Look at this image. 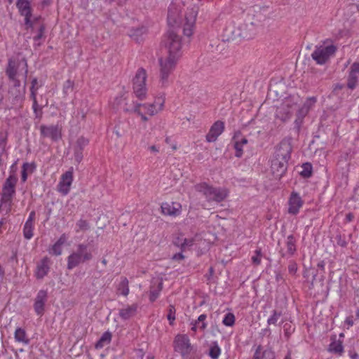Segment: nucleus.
Returning a JSON list of instances; mask_svg holds the SVG:
<instances>
[{
    "label": "nucleus",
    "mask_w": 359,
    "mask_h": 359,
    "mask_svg": "<svg viewBox=\"0 0 359 359\" xmlns=\"http://www.w3.org/2000/svg\"><path fill=\"white\" fill-rule=\"evenodd\" d=\"M194 244L193 238H183V242L180 244V248L182 251L185 250L187 247H190Z\"/></svg>",
    "instance_id": "nucleus-49"
},
{
    "label": "nucleus",
    "mask_w": 359,
    "mask_h": 359,
    "mask_svg": "<svg viewBox=\"0 0 359 359\" xmlns=\"http://www.w3.org/2000/svg\"><path fill=\"white\" fill-rule=\"evenodd\" d=\"M73 86H74L73 81H72L70 80L66 81L63 86L64 93L68 94L69 92L72 91Z\"/></svg>",
    "instance_id": "nucleus-48"
},
{
    "label": "nucleus",
    "mask_w": 359,
    "mask_h": 359,
    "mask_svg": "<svg viewBox=\"0 0 359 359\" xmlns=\"http://www.w3.org/2000/svg\"><path fill=\"white\" fill-rule=\"evenodd\" d=\"M198 11L193 7L187 8L184 15L185 22L184 24L183 32L187 36H191L193 34V27L195 25Z\"/></svg>",
    "instance_id": "nucleus-11"
},
{
    "label": "nucleus",
    "mask_w": 359,
    "mask_h": 359,
    "mask_svg": "<svg viewBox=\"0 0 359 359\" xmlns=\"http://www.w3.org/2000/svg\"><path fill=\"white\" fill-rule=\"evenodd\" d=\"M178 60L179 59L175 58L173 56L159 58V83L162 87H167L168 86L169 76L175 69Z\"/></svg>",
    "instance_id": "nucleus-4"
},
{
    "label": "nucleus",
    "mask_w": 359,
    "mask_h": 359,
    "mask_svg": "<svg viewBox=\"0 0 359 359\" xmlns=\"http://www.w3.org/2000/svg\"><path fill=\"white\" fill-rule=\"evenodd\" d=\"M13 81V86L12 88H20V82L19 80L15 77L14 79H11Z\"/></svg>",
    "instance_id": "nucleus-61"
},
{
    "label": "nucleus",
    "mask_w": 359,
    "mask_h": 359,
    "mask_svg": "<svg viewBox=\"0 0 359 359\" xmlns=\"http://www.w3.org/2000/svg\"><path fill=\"white\" fill-rule=\"evenodd\" d=\"M111 340V333L109 331L105 332L101 336L100 339L97 341L95 344L96 348H101L104 346L109 344Z\"/></svg>",
    "instance_id": "nucleus-31"
},
{
    "label": "nucleus",
    "mask_w": 359,
    "mask_h": 359,
    "mask_svg": "<svg viewBox=\"0 0 359 359\" xmlns=\"http://www.w3.org/2000/svg\"><path fill=\"white\" fill-rule=\"evenodd\" d=\"M316 99L314 97L308 98L306 102L304 104V107H307L308 109L309 110L313 104L316 103Z\"/></svg>",
    "instance_id": "nucleus-53"
},
{
    "label": "nucleus",
    "mask_w": 359,
    "mask_h": 359,
    "mask_svg": "<svg viewBox=\"0 0 359 359\" xmlns=\"http://www.w3.org/2000/svg\"><path fill=\"white\" fill-rule=\"evenodd\" d=\"M73 182V168L62 175L60 182L57 185V191L63 196L68 194Z\"/></svg>",
    "instance_id": "nucleus-12"
},
{
    "label": "nucleus",
    "mask_w": 359,
    "mask_h": 359,
    "mask_svg": "<svg viewBox=\"0 0 359 359\" xmlns=\"http://www.w3.org/2000/svg\"><path fill=\"white\" fill-rule=\"evenodd\" d=\"M164 43L168 49V56L180 60L182 56L181 37L173 30H169L165 36Z\"/></svg>",
    "instance_id": "nucleus-5"
},
{
    "label": "nucleus",
    "mask_w": 359,
    "mask_h": 359,
    "mask_svg": "<svg viewBox=\"0 0 359 359\" xmlns=\"http://www.w3.org/2000/svg\"><path fill=\"white\" fill-rule=\"evenodd\" d=\"M336 50L337 48L334 45L320 46L316 48L311 54V57L317 64L323 65L335 53Z\"/></svg>",
    "instance_id": "nucleus-9"
},
{
    "label": "nucleus",
    "mask_w": 359,
    "mask_h": 359,
    "mask_svg": "<svg viewBox=\"0 0 359 359\" xmlns=\"http://www.w3.org/2000/svg\"><path fill=\"white\" fill-rule=\"evenodd\" d=\"M350 72L356 74L359 73V62H354L351 67Z\"/></svg>",
    "instance_id": "nucleus-57"
},
{
    "label": "nucleus",
    "mask_w": 359,
    "mask_h": 359,
    "mask_svg": "<svg viewBox=\"0 0 359 359\" xmlns=\"http://www.w3.org/2000/svg\"><path fill=\"white\" fill-rule=\"evenodd\" d=\"M345 323L348 325V326H352L353 325V321L352 320V317H348L346 318V320H345Z\"/></svg>",
    "instance_id": "nucleus-64"
},
{
    "label": "nucleus",
    "mask_w": 359,
    "mask_h": 359,
    "mask_svg": "<svg viewBox=\"0 0 359 359\" xmlns=\"http://www.w3.org/2000/svg\"><path fill=\"white\" fill-rule=\"evenodd\" d=\"M141 106H142V104L133 102L130 104H126L124 111H126V112H129V113L137 114V115H139L141 117L142 120L145 122L148 120V118L145 115H144L141 112V111H140Z\"/></svg>",
    "instance_id": "nucleus-29"
},
{
    "label": "nucleus",
    "mask_w": 359,
    "mask_h": 359,
    "mask_svg": "<svg viewBox=\"0 0 359 359\" xmlns=\"http://www.w3.org/2000/svg\"><path fill=\"white\" fill-rule=\"evenodd\" d=\"M147 29L144 27H138L137 28H133L129 32V36L137 43H140L143 41L144 36L147 34Z\"/></svg>",
    "instance_id": "nucleus-25"
},
{
    "label": "nucleus",
    "mask_w": 359,
    "mask_h": 359,
    "mask_svg": "<svg viewBox=\"0 0 359 359\" xmlns=\"http://www.w3.org/2000/svg\"><path fill=\"white\" fill-rule=\"evenodd\" d=\"M162 288H163V282L161 280L158 281L157 283L156 287H154V286L151 287L150 297H149L151 302H154L157 299Z\"/></svg>",
    "instance_id": "nucleus-34"
},
{
    "label": "nucleus",
    "mask_w": 359,
    "mask_h": 359,
    "mask_svg": "<svg viewBox=\"0 0 359 359\" xmlns=\"http://www.w3.org/2000/svg\"><path fill=\"white\" fill-rule=\"evenodd\" d=\"M222 322L226 326H232L235 323L234 315L231 313H228L226 314Z\"/></svg>",
    "instance_id": "nucleus-45"
},
{
    "label": "nucleus",
    "mask_w": 359,
    "mask_h": 359,
    "mask_svg": "<svg viewBox=\"0 0 359 359\" xmlns=\"http://www.w3.org/2000/svg\"><path fill=\"white\" fill-rule=\"evenodd\" d=\"M50 269V259L48 257H45L37 264L36 270V276L38 279L43 278L47 275Z\"/></svg>",
    "instance_id": "nucleus-23"
},
{
    "label": "nucleus",
    "mask_w": 359,
    "mask_h": 359,
    "mask_svg": "<svg viewBox=\"0 0 359 359\" xmlns=\"http://www.w3.org/2000/svg\"><path fill=\"white\" fill-rule=\"evenodd\" d=\"M292 150V138H284L276 147L272 159L288 163Z\"/></svg>",
    "instance_id": "nucleus-8"
},
{
    "label": "nucleus",
    "mask_w": 359,
    "mask_h": 359,
    "mask_svg": "<svg viewBox=\"0 0 359 359\" xmlns=\"http://www.w3.org/2000/svg\"><path fill=\"white\" fill-rule=\"evenodd\" d=\"M23 234L26 239H30L33 236V224L25 222Z\"/></svg>",
    "instance_id": "nucleus-40"
},
{
    "label": "nucleus",
    "mask_w": 359,
    "mask_h": 359,
    "mask_svg": "<svg viewBox=\"0 0 359 359\" xmlns=\"http://www.w3.org/2000/svg\"><path fill=\"white\" fill-rule=\"evenodd\" d=\"M253 359H275V353L271 349L262 350L261 346H258L253 355Z\"/></svg>",
    "instance_id": "nucleus-26"
},
{
    "label": "nucleus",
    "mask_w": 359,
    "mask_h": 359,
    "mask_svg": "<svg viewBox=\"0 0 359 359\" xmlns=\"http://www.w3.org/2000/svg\"><path fill=\"white\" fill-rule=\"evenodd\" d=\"M37 83H38L37 79H36V78L33 79V80L32 81V86L30 88L31 95H32V93H34V95H36V90H37L38 88L36 87V85H37Z\"/></svg>",
    "instance_id": "nucleus-55"
},
{
    "label": "nucleus",
    "mask_w": 359,
    "mask_h": 359,
    "mask_svg": "<svg viewBox=\"0 0 359 359\" xmlns=\"http://www.w3.org/2000/svg\"><path fill=\"white\" fill-rule=\"evenodd\" d=\"M117 290L121 294L125 297L128 296L129 294V282L126 277L121 278V280L118 285Z\"/></svg>",
    "instance_id": "nucleus-32"
},
{
    "label": "nucleus",
    "mask_w": 359,
    "mask_h": 359,
    "mask_svg": "<svg viewBox=\"0 0 359 359\" xmlns=\"http://www.w3.org/2000/svg\"><path fill=\"white\" fill-rule=\"evenodd\" d=\"M236 36L243 37L244 39H245V38L248 39V38L251 37L250 34H248L245 32H239L237 34H235L233 32L232 33V38H235Z\"/></svg>",
    "instance_id": "nucleus-58"
},
{
    "label": "nucleus",
    "mask_w": 359,
    "mask_h": 359,
    "mask_svg": "<svg viewBox=\"0 0 359 359\" xmlns=\"http://www.w3.org/2000/svg\"><path fill=\"white\" fill-rule=\"evenodd\" d=\"M76 226L78 227L76 232L80 231H87L90 229L89 223L84 219H79L76 223Z\"/></svg>",
    "instance_id": "nucleus-44"
},
{
    "label": "nucleus",
    "mask_w": 359,
    "mask_h": 359,
    "mask_svg": "<svg viewBox=\"0 0 359 359\" xmlns=\"http://www.w3.org/2000/svg\"><path fill=\"white\" fill-rule=\"evenodd\" d=\"M147 72L143 68H140L133 78V92L135 96L140 99L143 100L146 97L147 88H146Z\"/></svg>",
    "instance_id": "nucleus-7"
},
{
    "label": "nucleus",
    "mask_w": 359,
    "mask_h": 359,
    "mask_svg": "<svg viewBox=\"0 0 359 359\" xmlns=\"http://www.w3.org/2000/svg\"><path fill=\"white\" fill-rule=\"evenodd\" d=\"M335 240L337 244L341 247H346L347 242L344 237H343L341 234H338L335 237Z\"/></svg>",
    "instance_id": "nucleus-51"
},
{
    "label": "nucleus",
    "mask_w": 359,
    "mask_h": 359,
    "mask_svg": "<svg viewBox=\"0 0 359 359\" xmlns=\"http://www.w3.org/2000/svg\"><path fill=\"white\" fill-rule=\"evenodd\" d=\"M34 218H35V212L34 211H32L30 212L29 218H28V219L27 220L26 222L27 223L33 224Z\"/></svg>",
    "instance_id": "nucleus-60"
},
{
    "label": "nucleus",
    "mask_w": 359,
    "mask_h": 359,
    "mask_svg": "<svg viewBox=\"0 0 359 359\" xmlns=\"http://www.w3.org/2000/svg\"><path fill=\"white\" fill-rule=\"evenodd\" d=\"M137 309V305L135 304H133L132 305H128L126 306V307L119 310V316L123 320H128L133 317L136 314Z\"/></svg>",
    "instance_id": "nucleus-27"
},
{
    "label": "nucleus",
    "mask_w": 359,
    "mask_h": 359,
    "mask_svg": "<svg viewBox=\"0 0 359 359\" xmlns=\"http://www.w3.org/2000/svg\"><path fill=\"white\" fill-rule=\"evenodd\" d=\"M221 350L217 342H214L209 351V355L212 359H217L220 355Z\"/></svg>",
    "instance_id": "nucleus-37"
},
{
    "label": "nucleus",
    "mask_w": 359,
    "mask_h": 359,
    "mask_svg": "<svg viewBox=\"0 0 359 359\" xmlns=\"http://www.w3.org/2000/svg\"><path fill=\"white\" fill-rule=\"evenodd\" d=\"M288 163L278 161L277 159L271 160V170L276 179H280L286 172Z\"/></svg>",
    "instance_id": "nucleus-21"
},
{
    "label": "nucleus",
    "mask_w": 359,
    "mask_h": 359,
    "mask_svg": "<svg viewBox=\"0 0 359 359\" xmlns=\"http://www.w3.org/2000/svg\"><path fill=\"white\" fill-rule=\"evenodd\" d=\"M175 309L174 306L170 305L169 306L168 314L167 317H168V319L170 321V324H172V322L175 319Z\"/></svg>",
    "instance_id": "nucleus-50"
},
{
    "label": "nucleus",
    "mask_w": 359,
    "mask_h": 359,
    "mask_svg": "<svg viewBox=\"0 0 359 359\" xmlns=\"http://www.w3.org/2000/svg\"><path fill=\"white\" fill-rule=\"evenodd\" d=\"M195 189L205 196L208 202H222L228 195L226 189L213 187L205 182L195 185Z\"/></svg>",
    "instance_id": "nucleus-2"
},
{
    "label": "nucleus",
    "mask_w": 359,
    "mask_h": 359,
    "mask_svg": "<svg viewBox=\"0 0 359 359\" xmlns=\"http://www.w3.org/2000/svg\"><path fill=\"white\" fill-rule=\"evenodd\" d=\"M172 259L173 260H176V261H180V260H182L184 259V256L183 255V254L182 252H179V253H176L175 254Z\"/></svg>",
    "instance_id": "nucleus-59"
},
{
    "label": "nucleus",
    "mask_w": 359,
    "mask_h": 359,
    "mask_svg": "<svg viewBox=\"0 0 359 359\" xmlns=\"http://www.w3.org/2000/svg\"><path fill=\"white\" fill-rule=\"evenodd\" d=\"M181 6L180 4H172L168 8V22L170 25H174L180 22Z\"/></svg>",
    "instance_id": "nucleus-17"
},
{
    "label": "nucleus",
    "mask_w": 359,
    "mask_h": 359,
    "mask_svg": "<svg viewBox=\"0 0 359 359\" xmlns=\"http://www.w3.org/2000/svg\"><path fill=\"white\" fill-rule=\"evenodd\" d=\"M294 104L290 105L287 101L281 104L276 110V116L282 121H285L289 119L294 111Z\"/></svg>",
    "instance_id": "nucleus-20"
},
{
    "label": "nucleus",
    "mask_w": 359,
    "mask_h": 359,
    "mask_svg": "<svg viewBox=\"0 0 359 359\" xmlns=\"http://www.w3.org/2000/svg\"><path fill=\"white\" fill-rule=\"evenodd\" d=\"M312 174V165L309 163H306L302 165V170L300 172V175L304 177L308 178L311 177Z\"/></svg>",
    "instance_id": "nucleus-39"
},
{
    "label": "nucleus",
    "mask_w": 359,
    "mask_h": 359,
    "mask_svg": "<svg viewBox=\"0 0 359 359\" xmlns=\"http://www.w3.org/2000/svg\"><path fill=\"white\" fill-rule=\"evenodd\" d=\"M255 255L252 257V263L257 266L261 263L262 252L260 249H257L255 252Z\"/></svg>",
    "instance_id": "nucleus-47"
},
{
    "label": "nucleus",
    "mask_w": 359,
    "mask_h": 359,
    "mask_svg": "<svg viewBox=\"0 0 359 359\" xmlns=\"http://www.w3.org/2000/svg\"><path fill=\"white\" fill-rule=\"evenodd\" d=\"M175 351L180 353L184 358H187L192 346L189 337L186 334H178L174 340Z\"/></svg>",
    "instance_id": "nucleus-10"
},
{
    "label": "nucleus",
    "mask_w": 359,
    "mask_h": 359,
    "mask_svg": "<svg viewBox=\"0 0 359 359\" xmlns=\"http://www.w3.org/2000/svg\"><path fill=\"white\" fill-rule=\"evenodd\" d=\"M114 133L118 137H121L123 135V133L119 131L118 126H115Z\"/></svg>",
    "instance_id": "nucleus-62"
},
{
    "label": "nucleus",
    "mask_w": 359,
    "mask_h": 359,
    "mask_svg": "<svg viewBox=\"0 0 359 359\" xmlns=\"http://www.w3.org/2000/svg\"><path fill=\"white\" fill-rule=\"evenodd\" d=\"M40 132L43 137H49L53 141H57L61 138V132L59 127L56 125L40 126Z\"/></svg>",
    "instance_id": "nucleus-14"
},
{
    "label": "nucleus",
    "mask_w": 359,
    "mask_h": 359,
    "mask_svg": "<svg viewBox=\"0 0 359 359\" xmlns=\"http://www.w3.org/2000/svg\"><path fill=\"white\" fill-rule=\"evenodd\" d=\"M18 179L15 175H11L5 181L3 186L0 210H5L6 215H8L11 210L12 199L15 193V187Z\"/></svg>",
    "instance_id": "nucleus-1"
},
{
    "label": "nucleus",
    "mask_w": 359,
    "mask_h": 359,
    "mask_svg": "<svg viewBox=\"0 0 359 359\" xmlns=\"http://www.w3.org/2000/svg\"><path fill=\"white\" fill-rule=\"evenodd\" d=\"M297 270V265L295 262H292L288 266V271L290 273L294 274Z\"/></svg>",
    "instance_id": "nucleus-56"
},
{
    "label": "nucleus",
    "mask_w": 359,
    "mask_h": 359,
    "mask_svg": "<svg viewBox=\"0 0 359 359\" xmlns=\"http://www.w3.org/2000/svg\"><path fill=\"white\" fill-rule=\"evenodd\" d=\"M164 100L158 98L157 101L152 104H142L141 107L147 110V113L150 116H154L163 109Z\"/></svg>",
    "instance_id": "nucleus-24"
},
{
    "label": "nucleus",
    "mask_w": 359,
    "mask_h": 359,
    "mask_svg": "<svg viewBox=\"0 0 359 359\" xmlns=\"http://www.w3.org/2000/svg\"><path fill=\"white\" fill-rule=\"evenodd\" d=\"M354 218V215L353 213H348L346 216V219L347 222H351Z\"/></svg>",
    "instance_id": "nucleus-63"
},
{
    "label": "nucleus",
    "mask_w": 359,
    "mask_h": 359,
    "mask_svg": "<svg viewBox=\"0 0 359 359\" xmlns=\"http://www.w3.org/2000/svg\"><path fill=\"white\" fill-rule=\"evenodd\" d=\"M329 349L332 352L341 354L343 352V346L340 341H335L330 345Z\"/></svg>",
    "instance_id": "nucleus-41"
},
{
    "label": "nucleus",
    "mask_w": 359,
    "mask_h": 359,
    "mask_svg": "<svg viewBox=\"0 0 359 359\" xmlns=\"http://www.w3.org/2000/svg\"><path fill=\"white\" fill-rule=\"evenodd\" d=\"M282 313L280 311H278L276 310H274L273 311L272 316L268 319L267 323L269 325H276L278 320H279L280 317L281 316Z\"/></svg>",
    "instance_id": "nucleus-43"
},
{
    "label": "nucleus",
    "mask_w": 359,
    "mask_h": 359,
    "mask_svg": "<svg viewBox=\"0 0 359 359\" xmlns=\"http://www.w3.org/2000/svg\"><path fill=\"white\" fill-rule=\"evenodd\" d=\"M302 205L303 201L301 197L297 194L292 193L289 200L288 212L290 214L296 215Z\"/></svg>",
    "instance_id": "nucleus-22"
},
{
    "label": "nucleus",
    "mask_w": 359,
    "mask_h": 359,
    "mask_svg": "<svg viewBox=\"0 0 359 359\" xmlns=\"http://www.w3.org/2000/svg\"><path fill=\"white\" fill-rule=\"evenodd\" d=\"M28 168L30 169V172H32L34 170V168L32 167V165L29 164L28 163H25L22 165V170L21 179H22V182H25L27 179V170Z\"/></svg>",
    "instance_id": "nucleus-46"
},
{
    "label": "nucleus",
    "mask_w": 359,
    "mask_h": 359,
    "mask_svg": "<svg viewBox=\"0 0 359 359\" xmlns=\"http://www.w3.org/2000/svg\"><path fill=\"white\" fill-rule=\"evenodd\" d=\"M48 293L46 290H41L37 293L34 304V309L37 315L42 316L44 312V305L47 301Z\"/></svg>",
    "instance_id": "nucleus-19"
},
{
    "label": "nucleus",
    "mask_w": 359,
    "mask_h": 359,
    "mask_svg": "<svg viewBox=\"0 0 359 359\" xmlns=\"http://www.w3.org/2000/svg\"><path fill=\"white\" fill-rule=\"evenodd\" d=\"M92 258L93 254L88 250V245L83 243L79 244L76 250L68 256L67 268L72 270L80 264L91 260Z\"/></svg>",
    "instance_id": "nucleus-3"
},
{
    "label": "nucleus",
    "mask_w": 359,
    "mask_h": 359,
    "mask_svg": "<svg viewBox=\"0 0 359 359\" xmlns=\"http://www.w3.org/2000/svg\"><path fill=\"white\" fill-rule=\"evenodd\" d=\"M161 208L163 214L172 217L178 216L182 210V205L177 202L163 203Z\"/></svg>",
    "instance_id": "nucleus-18"
},
{
    "label": "nucleus",
    "mask_w": 359,
    "mask_h": 359,
    "mask_svg": "<svg viewBox=\"0 0 359 359\" xmlns=\"http://www.w3.org/2000/svg\"><path fill=\"white\" fill-rule=\"evenodd\" d=\"M16 6L21 15L25 16V24L27 28L33 27V22L31 20L32 9L30 4L27 0H18Z\"/></svg>",
    "instance_id": "nucleus-13"
},
{
    "label": "nucleus",
    "mask_w": 359,
    "mask_h": 359,
    "mask_svg": "<svg viewBox=\"0 0 359 359\" xmlns=\"http://www.w3.org/2000/svg\"><path fill=\"white\" fill-rule=\"evenodd\" d=\"M88 143V139L83 136L77 139L75 145L74 146V159L78 163L81 162L83 159V150Z\"/></svg>",
    "instance_id": "nucleus-16"
},
{
    "label": "nucleus",
    "mask_w": 359,
    "mask_h": 359,
    "mask_svg": "<svg viewBox=\"0 0 359 359\" xmlns=\"http://www.w3.org/2000/svg\"><path fill=\"white\" fill-rule=\"evenodd\" d=\"M31 98L33 100L32 108L36 118H40L42 114L41 107H39L36 100V95L32 93Z\"/></svg>",
    "instance_id": "nucleus-38"
},
{
    "label": "nucleus",
    "mask_w": 359,
    "mask_h": 359,
    "mask_svg": "<svg viewBox=\"0 0 359 359\" xmlns=\"http://www.w3.org/2000/svg\"><path fill=\"white\" fill-rule=\"evenodd\" d=\"M15 339L18 342H22L25 344L29 343V339L27 337V334L25 330L18 327L15 332Z\"/></svg>",
    "instance_id": "nucleus-33"
},
{
    "label": "nucleus",
    "mask_w": 359,
    "mask_h": 359,
    "mask_svg": "<svg viewBox=\"0 0 359 359\" xmlns=\"http://www.w3.org/2000/svg\"><path fill=\"white\" fill-rule=\"evenodd\" d=\"M6 73L9 79H14L18 75L19 76L22 74L26 81L28 73V67L26 59H9Z\"/></svg>",
    "instance_id": "nucleus-6"
},
{
    "label": "nucleus",
    "mask_w": 359,
    "mask_h": 359,
    "mask_svg": "<svg viewBox=\"0 0 359 359\" xmlns=\"http://www.w3.org/2000/svg\"><path fill=\"white\" fill-rule=\"evenodd\" d=\"M206 319V315L205 314H201L198 318V320L195 322V323L193 325V327H191V330L193 331H196L197 329V324H199L200 323H205V320Z\"/></svg>",
    "instance_id": "nucleus-52"
},
{
    "label": "nucleus",
    "mask_w": 359,
    "mask_h": 359,
    "mask_svg": "<svg viewBox=\"0 0 359 359\" xmlns=\"http://www.w3.org/2000/svg\"><path fill=\"white\" fill-rule=\"evenodd\" d=\"M233 140L234 149H236L235 156L240 158L243 155V147L248 144V140L245 137H242L241 140H239L237 135L233 136Z\"/></svg>",
    "instance_id": "nucleus-30"
},
{
    "label": "nucleus",
    "mask_w": 359,
    "mask_h": 359,
    "mask_svg": "<svg viewBox=\"0 0 359 359\" xmlns=\"http://www.w3.org/2000/svg\"><path fill=\"white\" fill-rule=\"evenodd\" d=\"M224 130V123L221 121H217L211 126L208 133L206 135V140L208 142H215L217 137Z\"/></svg>",
    "instance_id": "nucleus-15"
},
{
    "label": "nucleus",
    "mask_w": 359,
    "mask_h": 359,
    "mask_svg": "<svg viewBox=\"0 0 359 359\" xmlns=\"http://www.w3.org/2000/svg\"><path fill=\"white\" fill-rule=\"evenodd\" d=\"M25 93V87L22 88H11L9 93L16 100H22Z\"/></svg>",
    "instance_id": "nucleus-36"
},
{
    "label": "nucleus",
    "mask_w": 359,
    "mask_h": 359,
    "mask_svg": "<svg viewBox=\"0 0 359 359\" xmlns=\"http://www.w3.org/2000/svg\"><path fill=\"white\" fill-rule=\"evenodd\" d=\"M287 252L290 255H292L296 252L295 240L292 235H290L287 238Z\"/></svg>",
    "instance_id": "nucleus-35"
},
{
    "label": "nucleus",
    "mask_w": 359,
    "mask_h": 359,
    "mask_svg": "<svg viewBox=\"0 0 359 359\" xmlns=\"http://www.w3.org/2000/svg\"><path fill=\"white\" fill-rule=\"evenodd\" d=\"M67 241V236L65 233H63L60 238L56 241V243L52 246V248L49 250V253L59 256L62 254V245Z\"/></svg>",
    "instance_id": "nucleus-28"
},
{
    "label": "nucleus",
    "mask_w": 359,
    "mask_h": 359,
    "mask_svg": "<svg viewBox=\"0 0 359 359\" xmlns=\"http://www.w3.org/2000/svg\"><path fill=\"white\" fill-rule=\"evenodd\" d=\"M358 82V76L356 74L350 72L348 79V83L347 86L350 89H353L356 86Z\"/></svg>",
    "instance_id": "nucleus-42"
},
{
    "label": "nucleus",
    "mask_w": 359,
    "mask_h": 359,
    "mask_svg": "<svg viewBox=\"0 0 359 359\" xmlns=\"http://www.w3.org/2000/svg\"><path fill=\"white\" fill-rule=\"evenodd\" d=\"M309 109L307 108V107H304L302 106L301 109H299L298 111V119L299 118H304L306 114L307 113L309 112Z\"/></svg>",
    "instance_id": "nucleus-54"
}]
</instances>
